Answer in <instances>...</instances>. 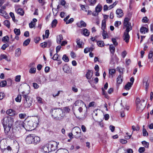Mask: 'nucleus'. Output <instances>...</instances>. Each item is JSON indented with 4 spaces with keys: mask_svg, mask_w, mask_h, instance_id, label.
Listing matches in <instances>:
<instances>
[{
    "mask_svg": "<svg viewBox=\"0 0 153 153\" xmlns=\"http://www.w3.org/2000/svg\"><path fill=\"white\" fill-rule=\"evenodd\" d=\"M52 117L56 120H62L65 117V114L60 108L52 109L51 111Z\"/></svg>",
    "mask_w": 153,
    "mask_h": 153,
    "instance_id": "2",
    "label": "nucleus"
},
{
    "mask_svg": "<svg viewBox=\"0 0 153 153\" xmlns=\"http://www.w3.org/2000/svg\"><path fill=\"white\" fill-rule=\"evenodd\" d=\"M38 125V120L33 119L25 123V129L28 131H31L36 128Z\"/></svg>",
    "mask_w": 153,
    "mask_h": 153,
    "instance_id": "3",
    "label": "nucleus"
},
{
    "mask_svg": "<svg viewBox=\"0 0 153 153\" xmlns=\"http://www.w3.org/2000/svg\"><path fill=\"white\" fill-rule=\"evenodd\" d=\"M1 122L3 126L5 133L7 134L13 124V120L10 117H6L1 120Z\"/></svg>",
    "mask_w": 153,
    "mask_h": 153,
    "instance_id": "1",
    "label": "nucleus"
},
{
    "mask_svg": "<svg viewBox=\"0 0 153 153\" xmlns=\"http://www.w3.org/2000/svg\"><path fill=\"white\" fill-rule=\"evenodd\" d=\"M22 97L21 95L19 94L15 98V100L17 102H20L21 101Z\"/></svg>",
    "mask_w": 153,
    "mask_h": 153,
    "instance_id": "39",
    "label": "nucleus"
},
{
    "mask_svg": "<svg viewBox=\"0 0 153 153\" xmlns=\"http://www.w3.org/2000/svg\"><path fill=\"white\" fill-rule=\"evenodd\" d=\"M121 24V23L120 21H117L114 23V26L115 27H118V26L120 25Z\"/></svg>",
    "mask_w": 153,
    "mask_h": 153,
    "instance_id": "59",
    "label": "nucleus"
},
{
    "mask_svg": "<svg viewBox=\"0 0 153 153\" xmlns=\"http://www.w3.org/2000/svg\"><path fill=\"white\" fill-rule=\"evenodd\" d=\"M83 34L85 36H88L89 35L90 32L86 28H84L82 31Z\"/></svg>",
    "mask_w": 153,
    "mask_h": 153,
    "instance_id": "24",
    "label": "nucleus"
},
{
    "mask_svg": "<svg viewBox=\"0 0 153 153\" xmlns=\"http://www.w3.org/2000/svg\"><path fill=\"white\" fill-rule=\"evenodd\" d=\"M6 5L4 4L1 7L0 9V15L3 16L5 19H7L9 17L7 15L6 12L5 11V9L6 8Z\"/></svg>",
    "mask_w": 153,
    "mask_h": 153,
    "instance_id": "9",
    "label": "nucleus"
},
{
    "mask_svg": "<svg viewBox=\"0 0 153 153\" xmlns=\"http://www.w3.org/2000/svg\"><path fill=\"white\" fill-rule=\"evenodd\" d=\"M63 109L64 111V112H65H65L68 113L70 111V109L68 107H64Z\"/></svg>",
    "mask_w": 153,
    "mask_h": 153,
    "instance_id": "55",
    "label": "nucleus"
},
{
    "mask_svg": "<svg viewBox=\"0 0 153 153\" xmlns=\"http://www.w3.org/2000/svg\"><path fill=\"white\" fill-rule=\"evenodd\" d=\"M132 129L133 131H139L140 129L139 127L137 125L136 127L134 126H132Z\"/></svg>",
    "mask_w": 153,
    "mask_h": 153,
    "instance_id": "48",
    "label": "nucleus"
},
{
    "mask_svg": "<svg viewBox=\"0 0 153 153\" xmlns=\"http://www.w3.org/2000/svg\"><path fill=\"white\" fill-rule=\"evenodd\" d=\"M9 38L8 36H6L4 37L2 39V41H5V42H8L9 40Z\"/></svg>",
    "mask_w": 153,
    "mask_h": 153,
    "instance_id": "57",
    "label": "nucleus"
},
{
    "mask_svg": "<svg viewBox=\"0 0 153 153\" xmlns=\"http://www.w3.org/2000/svg\"><path fill=\"white\" fill-rule=\"evenodd\" d=\"M27 116L26 114H19V116L21 119H24Z\"/></svg>",
    "mask_w": 153,
    "mask_h": 153,
    "instance_id": "50",
    "label": "nucleus"
},
{
    "mask_svg": "<svg viewBox=\"0 0 153 153\" xmlns=\"http://www.w3.org/2000/svg\"><path fill=\"white\" fill-rule=\"evenodd\" d=\"M37 101L39 103H42L43 102L42 101V99L39 97H37L36 98Z\"/></svg>",
    "mask_w": 153,
    "mask_h": 153,
    "instance_id": "52",
    "label": "nucleus"
},
{
    "mask_svg": "<svg viewBox=\"0 0 153 153\" xmlns=\"http://www.w3.org/2000/svg\"><path fill=\"white\" fill-rule=\"evenodd\" d=\"M97 43L98 45L100 47H103L105 45L103 41H97Z\"/></svg>",
    "mask_w": 153,
    "mask_h": 153,
    "instance_id": "35",
    "label": "nucleus"
},
{
    "mask_svg": "<svg viewBox=\"0 0 153 153\" xmlns=\"http://www.w3.org/2000/svg\"><path fill=\"white\" fill-rule=\"evenodd\" d=\"M33 140V134H29L26 138L25 142L27 144H32Z\"/></svg>",
    "mask_w": 153,
    "mask_h": 153,
    "instance_id": "11",
    "label": "nucleus"
},
{
    "mask_svg": "<svg viewBox=\"0 0 153 153\" xmlns=\"http://www.w3.org/2000/svg\"><path fill=\"white\" fill-rule=\"evenodd\" d=\"M116 72V71L114 69H111L109 70V73L111 75H113Z\"/></svg>",
    "mask_w": 153,
    "mask_h": 153,
    "instance_id": "62",
    "label": "nucleus"
},
{
    "mask_svg": "<svg viewBox=\"0 0 153 153\" xmlns=\"http://www.w3.org/2000/svg\"><path fill=\"white\" fill-rule=\"evenodd\" d=\"M102 35L103 37V39H105L107 38H108V36L107 32L105 30H103L102 33Z\"/></svg>",
    "mask_w": 153,
    "mask_h": 153,
    "instance_id": "34",
    "label": "nucleus"
},
{
    "mask_svg": "<svg viewBox=\"0 0 153 153\" xmlns=\"http://www.w3.org/2000/svg\"><path fill=\"white\" fill-rule=\"evenodd\" d=\"M14 32L15 34L17 36H19L20 34V31L19 29L15 28L14 30Z\"/></svg>",
    "mask_w": 153,
    "mask_h": 153,
    "instance_id": "38",
    "label": "nucleus"
},
{
    "mask_svg": "<svg viewBox=\"0 0 153 153\" xmlns=\"http://www.w3.org/2000/svg\"><path fill=\"white\" fill-rule=\"evenodd\" d=\"M63 36L62 35H60L57 36L56 42L58 44H60L62 40H63Z\"/></svg>",
    "mask_w": 153,
    "mask_h": 153,
    "instance_id": "20",
    "label": "nucleus"
},
{
    "mask_svg": "<svg viewBox=\"0 0 153 153\" xmlns=\"http://www.w3.org/2000/svg\"><path fill=\"white\" fill-rule=\"evenodd\" d=\"M74 21V19L73 18H71L66 22V24H68L69 23H71Z\"/></svg>",
    "mask_w": 153,
    "mask_h": 153,
    "instance_id": "63",
    "label": "nucleus"
},
{
    "mask_svg": "<svg viewBox=\"0 0 153 153\" xmlns=\"http://www.w3.org/2000/svg\"><path fill=\"white\" fill-rule=\"evenodd\" d=\"M56 153H69V152L66 149H61L58 150Z\"/></svg>",
    "mask_w": 153,
    "mask_h": 153,
    "instance_id": "26",
    "label": "nucleus"
},
{
    "mask_svg": "<svg viewBox=\"0 0 153 153\" xmlns=\"http://www.w3.org/2000/svg\"><path fill=\"white\" fill-rule=\"evenodd\" d=\"M116 13L117 15V17L119 18L121 17L123 15V10L120 9H118L117 10Z\"/></svg>",
    "mask_w": 153,
    "mask_h": 153,
    "instance_id": "17",
    "label": "nucleus"
},
{
    "mask_svg": "<svg viewBox=\"0 0 153 153\" xmlns=\"http://www.w3.org/2000/svg\"><path fill=\"white\" fill-rule=\"evenodd\" d=\"M116 152L117 153H126V151L123 148H119Z\"/></svg>",
    "mask_w": 153,
    "mask_h": 153,
    "instance_id": "41",
    "label": "nucleus"
},
{
    "mask_svg": "<svg viewBox=\"0 0 153 153\" xmlns=\"http://www.w3.org/2000/svg\"><path fill=\"white\" fill-rule=\"evenodd\" d=\"M62 59L65 62H68L69 61L68 57L65 54H64L63 55L62 57Z\"/></svg>",
    "mask_w": 153,
    "mask_h": 153,
    "instance_id": "40",
    "label": "nucleus"
},
{
    "mask_svg": "<svg viewBox=\"0 0 153 153\" xmlns=\"http://www.w3.org/2000/svg\"><path fill=\"white\" fill-rule=\"evenodd\" d=\"M52 59L54 60L59 61V60L58 59V55L57 53L55 54L53 56L52 58Z\"/></svg>",
    "mask_w": 153,
    "mask_h": 153,
    "instance_id": "46",
    "label": "nucleus"
},
{
    "mask_svg": "<svg viewBox=\"0 0 153 153\" xmlns=\"http://www.w3.org/2000/svg\"><path fill=\"white\" fill-rule=\"evenodd\" d=\"M36 72V68H30L29 70V72L30 74H35Z\"/></svg>",
    "mask_w": 153,
    "mask_h": 153,
    "instance_id": "47",
    "label": "nucleus"
},
{
    "mask_svg": "<svg viewBox=\"0 0 153 153\" xmlns=\"http://www.w3.org/2000/svg\"><path fill=\"white\" fill-rule=\"evenodd\" d=\"M21 49L20 48H18L16 50L15 56L18 57L21 54Z\"/></svg>",
    "mask_w": 153,
    "mask_h": 153,
    "instance_id": "25",
    "label": "nucleus"
},
{
    "mask_svg": "<svg viewBox=\"0 0 153 153\" xmlns=\"http://www.w3.org/2000/svg\"><path fill=\"white\" fill-rule=\"evenodd\" d=\"M49 144V147L50 146H51L50 149H53L54 150H53V151H54L55 149V146L56 145V144L55 143H54L53 144H51V143H50V144Z\"/></svg>",
    "mask_w": 153,
    "mask_h": 153,
    "instance_id": "45",
    "label": "nucleus"
},
{
    "mask_svg": "<svg viewBox=\"0 0 153 153\" xmlns=\"http://www.w3.org/2000/svg\"><path fill=\"white\" fill-rule=\"evenodd\" d=\"M129 19L128 18H126L123 22V28H126L125 31H130L132 30L131 24L129 22Z\"/></svg>",
    "mask_w": 153,
    "mask_h": 153,
    "instance_id": "6",
    "label": "nucleus"
},
{
    "mask_svg": "<svg viewBox=\"0 0 153 153\" xmlns=\"http://www.w3.org/2000/svg\"><path fill=\"white\" fill-rule=\"evenodd\" d=\"M10 16L12 19V20L14 22L15 21V18L14 15V14L12 12H10Z\"/></svg>",
    "mask_w": 153,
    "mask_h": 153,
    "instance_id": "58",
    "label": "nucleus"
},
{
    "mask_svg": "<svg viewBox=\"0 0 153 153\" xmlns=\"http://www.w3.org/2000/svg\"><path fill=\"white\" fill-rule=\"evenodd\" d=\"M22 96L24 98L23 105L25 108L30 107L32 105V100L28 95V94H25V92H22Z\"/></svg>",
    "mask_w": 153,
    "mask_h": 153,
    "instance_id": "4",
    "label": "nucleus"
},
{
    "mask_svg": "<svg viewBox=\"0 0 153 153\" xmlns=\"http://www.w3.org/2000/svg\"><path fill=\"white\" fill-rule=\"evenodd\" d=\"M93 74V72L91 71L88 70L85 75L86 78L88 79H90L92 76Z\"/></svg>",
    "mask_w": 153,
    "mask_h": 153,
    "instance_id": "19",
    "label": "nucleus"
},
{
    "mask_svg": "<svg viewBox=\"0 0 153 153\" xmlns=\"http://www.w3.org/2000/svg\"><path fill=\"white\" fill-rule=\"evenodd\" d=\"M36 24L33 22H31L29 24V26L30 28H33L35 27Z\"/></svg>",
    "mask_w": 153,
    "mask_h": 153,
    "instance_id": "53",
    "label": "nucleus"
},
{
    "mask_svg": "<svg viewBox=\"0 0 153 153\" xmlns=\"http://www.w3.org/2000/svg\"><path fill=\"white\" fill-rule=\"evenodd\" d=\"M21 79V76L20 75H17L16 76L15 78V81L16 82H19L20 81Z\"/></svg>",
    "mask_w": 153,
    "mask_h": 153,
    "instance_id": "61",
    "label": "nucleus"
},
{
    "mask_svg": "<svg viewBox=\"0 0 153 153\" xmlns=\"http://www.w3.org/2000/svg\"><path fill=\"white\" fill-rule=\"evenodd\" d=\"M63 69V71L66 73H69L70 72V68L66 65H64Z\"/></svg>",
    "mask_w": 153,
    "mask_h": 153,
    "instance_id": "23",
    "label": "nucleus"
},
{
    "mask_svg": "<svg viewBox=\"0 0 153 153\" xmlns=\"http://www.w3.org/2000/svg\"><path fill=\"white\" fill-rule=\"evenodd\" d=\"M57 23V21L56 19H54L53 21L52 22V26L53 27H55Z\"/></svg>",
    "mask_w": 153,
    "mask_h": 153,
    "instance_id": "44",
    "label": "nucleus"
},
{
    "mask_svg": "<svg viewBox=\"0 0 153 153\" xmlns=\"http://www.w3.org/2000/svg\"><path fill=\"white\" fill-rule=\"evenodd\" d=\"M0 148L2 151L11 150V148L10 146H7V141L5 140H2L0 142Z\"/></svg>",
    "mask_w": 153,
    "mask_h": 153,
    "instance_id": "5",
    "label": "nucleus"
},
{
    "mask_svg": "<svg viewBox=\"0 0 153 153\" xmlns=\"http://www.w3.org/2000/svg\"><path fill=\"white\" fill-rule=\"evenodd\" d=\"M3 59H5L8 62H10L11 61L10 59L8 58L6 55L1 54L0 56V60H1Z\"/></svg>",
    "mask_w": 153,
    "mask_h": 153,
    "instance_id": "18",
    "label": "nucleus"
},
{
    "mask_svg": "<svg viewBox=\"0 0 153 153\" xmlns=\"http://www.w3.org/2000/svg\"><path fill=\"white\" fill-rule=\"evenodd\" d=\"M42 151L44 153H48L54 150L53 149H50L49 144H46L41 148Z\"/></svg>",
    "mask_w": 153,
    "mask_h": 153,
    "instance_id": "8",
    "label": "nucleus"
},
{
    "mask_svg": "<svg viewBox=\"0 0 153 153\" xmlns=\"http://www.w3.org/2000/svg\"><path fill=\"white\" fill-rule=\"evenodd\" d=\"M74 105H75V106H80V107L82 106L83 105H84L85 106H86V105L84 103L82 100H78L75 101Z\"/></svg>",
    "mask_w": 153,
    "mask_h": 153,
    "instance_id": "15",
    "label": "nucleus"
},
{
    "mask_svg": "<svg viewBox=\"0 0 153 153\" xmlns=\"http://www.w3.org/2000/svg\"><path fill=\"white\" fill-rule=\"evenodd\" d=\"M123 76L121 75H119L117 78V83L120 84L123 81Z\"/></svg>",
    "mask_w": 153,
    "mask_h": 153,
    "instance_id": "27",
    "label": "nucleus"
},
{
    "mask_svg": "<svg viewBox=\"0 0 153 153\" xmlns=\"http://www.w3.org/2000/svg\"><path fill=\"white\" fill-rule=\"evenodd\" d=\"M143 135L144 136H147L148 135V133L146 129L144 128H143Z\"/></svg>",
    "mask_w": 153,
    "mask_h": 153,
    "instance_id": "54",
    "label": "nucleus"
},
{
    "mask_svg": "<svg viewBox=\"0 0 153 153\" xmlns=\"http://www.w3.org/2000/svg\"><path fill=\"white\" fill-rule=\"evenodd\" d=\"M102 9V6L100 4H98L95 8V10L97 12H99L101 11Z\"/></svg>",
    "mask_w": 153,
    "mask_h": 153,
    "instance_id": "29",
    "label": "nucleus"
},
{
    "mask_svg": "<svg viewBox=\"0 0 153 153\" xmlns=\"http://www.w3.org/2000/svg\"><path fill=\"white\" fill-rule=\"evenodd\" d=\"M19 127L20 128H23L25 129V123H24L22 121H20L18 122Z\"/></svg>",
    "mask_w": 153,
    "mask_h": 153,
    "instance_id": "31",
    "label": "nucleus"
},
{
    "mask_svg": "<svg viewBox=\"0 0 153 153\" xmlns=\"http://www.w3.org/2000/svg\"><path fill=\"white\" fill-rule=\"evenodd\" d=\"M17 12L18 14L21 16H23L24 14V12L22 8L18 9L17 11Z\"/></svg>",
    "mask_w": 153,
    "mask_h": 153,
    "instance_id": "32",
    "label": "nucleus"
},
{
    "mask_svg": "<svg viewBox=\"0 0 153 153\" xmlns=\"http://www.w3.org/2000/svg\"><path fill=\"white\" fill-rule=\"evenodd\" d=\"M48 43L47 42H44V43H41L40 44V46H41L43 48H45L48 45Z\"/></svg>",
    "mask_w": 153,
    "mask_h": 153,
    "instance_id": "64",
    "label": "nucleus"
},
{
    "mask_svg": "<svg viewBox=\"0 0 153 153\" xmlns=\"http://www.w3.org/2000/svg\"><path fill=\"white\" fill-rule=\"evenodd\" d=\"M76 43L77 45H78V47L79 48H82V41H81L80 39H77L76 41Z\"/></svg>",
    "mask_w": 153,
    "mask_h": 153,
    "instance_id": "37",
    "label": "nucleus"
},
{
    "mask_svg": "<svg viewBox=\"0 0 153 153\" xmlns=\"http://www.w3.org/2000/svg\"><path fill=\"white\" fill-rule=\"evenodd\" d=\"M142 143L143 144V146H144L145 147L147 148L148 147L149 144L148 143L146 142V141H143L142 142Z\"/></svg>",
    "mask_w": 153,
    "mask_h": 153,
    "instance_id": "49",
    "label": "nucleus"
},
{
    "mask_svg": "<svg viewBox=\"0 0 153 153\" xmlns=\"http://www.w3.org/2000/svg\"><path fill=\"white\" fill-rule=\"evenodd\" d=\"M80 7H81L82 10L85 11H87L88 10V7H85L84 5H81Z\"/></svg>",
    "mask_w": 153,
    "mask_h": 153,
    "instance_id": "51",
    "label": "nucleus"
},
{
    "mask_svg": "<svg viewBox=\"0 0 153 153\" xmlns=\"http://www.w3.org/2000/svg\"><path fill=\"white\" fill-rule=\"evenodd\" d=\"M4 24L8 28H10V23L8 20H5L4 22Z\"/></svg>",
    "mask_w": 153,
    "mask_h": 153,
    "instance_id": "36",
    "label": "nucleus"
},
{
    "mask_svg": "<svg viewBox=\"0 0 153 153\" xmlns=\"http://www.w3.org/2000/svg\"><path fill=\"white\" fill-rule=\"evenodd\" d=\"M30 42V39H28L26 40L23 43V45L24 46H26L28 45Z\"/></svg>",
    "mask_w": 153,
    "mask_h": 153,
    "instance_id": "42",
    "label": "nucleus"
},
{
    "mask_svg": "<svg viewBox=\"0 0 153 153\" xmlns=\"http://www.w3.org/2000/svg\"><path fill=\"white\" fill-rule=\"evenodd\" d=\"M132 85V83H130V82H128L125 86V89L127 90H129Z\"/></svg>",
    "mask_w": 153,
    "mask_h": 153,
    "instance_id": "30",
    "label": "nucleus"
},
{
    "mask_svg": "<svg viewBox=\"0 0 153 153\" xmlns=\"http://www.w3.org/2000/svg\"><path fill=\"white\" fill-rule=\"evenodd\" d=\"M8 46L9 45L7 43L4 44L2 46L1 49L3 50H5L8 47Z\"/></svg>",
    "mask_w": 153,
    "mask_h": 153,
    "instance_id": "56",
    "label": "nucleus"
},
{
    "mask_svg": "<svg viewBox=\"0 0 153 153\" xmlns=\"http://www.w3.org/2000/svg\"><path fill=\"white\" fill-rule=\"evenodd\" d=\"M146 106V103H139L137 105V111L138 113H140L144 109Z\"/></svg>",
    "mask_w": 153,
    "mask_h": 153,
    "instance_id": "10",
    "label": "nucleus"
},
{
    "mask_svg": "<svg viewBox=\"0 0 153 153\" xmlns=\"http://www.w3.org/2000/svg\"><path fill=\"white\" fill-rule=\"evenodd\" d=\"M140 32L142 34H144L146 32H148L149 30L148 29H147L146 27H141L140 30Z\"/></svg>",
    "mask_w": 153,
    "mask_h": 153,
    "instance_id": "22",
    "label": "nucleus"
},
{
    "mask_svg": "<svg viewBox=\"0 0 153 153\" xmlns=\"http://www.w3.org/2000/svg\"><path fill=\"white\" fill-rule=\"evenodd\" d=\"M7 84V82L6 80L2 81L0 83V86L1 87H4Z\"/></svg>",
    "mask_w": 153,
    "mask_h": 153,
    "instance_id": "43",
    "label": "nucleus"
},
{
    "mask_svg": "<svg viewBox=\"0 0 153 153\" xmlns=\"http://www.w3.org/2000/svg\"><path fill=\"white\" fill-rule=\"evenodd\" d=\"M33 140L32 144L36 145L39 143L40 141V138L36 136H35L33 134Z\"/></svg>",
    "mask_w": 153,
    "mask_h": 153,
    "instance_id": "13",
    "label": "nucleus"
},
{
    "mask_svg": "<svg viewBox=\"0 0 153 153\" xmlns=\"http://www.w3.org/2000/svg\"><path fill=\"white\" fill-rule=\"evenodd\" d=\"M14 111L12 109H9L6 111V113L10 116H13L14 114Z\"/></svg>",
    "mask_w": 153,
    "mask_h": 153,
    "instance_id": "33",
    "label": "nucleus"
},
{
    "mask_svg": "<svg viewBox=\"0 0 153 153\" xmlns=\"http://www.w3.org/2000/svg\"><path fill=\"white\" fill-rule=\"evenodd\" d=\"M143 86L145 87L146 91L148 89L149 82H148V79L146 78H144L143 79Z\"/></svg>",
    "mask_w": 153,
    "mask_h": 153,
    "instance_id": "14",
    "label": "nucleus"
},
{
    "mask_svg": "<svg viewBox=\"0 0 153 153\" xmlns=\"http://www.w3.org/2000/svg\"><path fill=\"white\" fill-rule=\"evenodd\" d=\"M112 41L115 46H117L118 45V43L117 42L116 40L115 39L112 38Z\"/></svg>",
    "mask_w": 153,
    "mask_h": 153,
    "instance_id": "60",
    "label": "nucleus"
},
{
    "mask_svg": "<svg viewBox=\"0 0 153 153\" xmlns=\"http://www.w3.org/2000/svg\"><path fill=\"white\" fill-rule=\"evenodd\" d=\"M109 50L111 53L113 55L115 52V48L112 45H109Z\"/></svg>",
    "mask_w": 153,
    "mask_h": 153,
    "instance_id": "28",
    "label": "nucleus"
},
{
    "mask_svg": "<svg viewBox=\"0 0 153 153\" xmlns=\"http://www.w3.org/2000/svg\"><path fill=\"white\" fill-rule=\"evenodd\" d=\"M77 26L80 28L85 27L86 26V23L83 21L77 22L76 24Z\"/></svg>",
    "mask_w": 153,
    "mask_h": 153,
    "instance_id": "16",
    "label": "nucleus"
},
{
    "mask_svg": "<svg viewBox=\"0 0 153 153\" xmlns=\"http://www.w3.org/2000/svg\"><path fill=\"white\" fill-rule=\"evenodd\" d=\"M80 128L77 126L74 127L72 130V132L76 138H78L80 136Z\"/></svg>",
    "mask_w": 153,
    "mask_h": 153,
    "instance_id": "7",
    "label": "nucleus"
},
{
    "mask_svg": "<svg viewBox=\"0 0 153 153\" xmlns=\"http://www.w3.org/2000/svg\"><path fill=\"white\" fill-rule=\"evenodd\" d=\"M85 1L86 3L91 5H94L96 2V0H85Z\"/></svg>",
    "mask_w": 153,
    "mask_h": 153,
    "instance_id": "21",
    "label": "nucleus"
},
{
    "mask_svg": "<svg viewBox=\"0 0 153 153\" xmlns=\"http://www.w3.org/2000/svg\"><path fill=\"white\" fill-rule=\"evenodd\" d=\"M129 32V31H125L124 33L123 36V40L127 43H128L129 42V40L130 38V36L128 33Z\"/></svg>",
    "mask_w": 153,
    "mask_h": 153,
    "instance_id": "12",
    "label": "nucleus"
}]
</instances>
